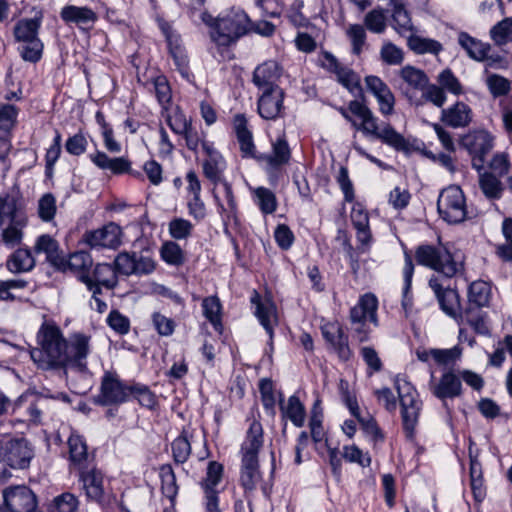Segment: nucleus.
I'll list each match as a JSON object with an SVG mask.
<instances>
[{
  "label": "nucleus",
  "instance_id": "c85d7f7f",
  "mask_svg": "<svg viewBox=\"0 0 512 512\" xmlns=\"http://www.w3.org/2000/svg\"><path fill=\"white\" fill-rule=\"evenodd\" d=\"M458 43L468 56L476 61H483L487 57V52L491 51L489 44L483 43L466 32L459 33Z\"/></svg>",
  "mask_w": 512,
  "mask_h": 512
},
{
  "label": "nucleus",
  "instance_id": "37998d69",
  "mask_svg": "<svg viewBox=\"0 0 512 512\" xmlns=\"http://www.w3.org/2000/svg\"><path fill=\"white\" fill-rule=\"evenodd\" d=\"M393 6L392 19L394 28L398 32L412 30V22L408 11L405 9L403 0H390Z\"/></svg>",
  "mask_w": 512,
  "mask_h": 512
},
{
  "label": "nucleus",
  "instance_id": "49530a36",
  "mask_svg": "<svg viewBox=\"0 0 512 512\" xmlns=\"http://www.w3.org/2000/svg\"><path fill=\"white\" fill-rule=\"evenodd\" d=\"M255 201L259 209L264 214H272L277 209V199L275 194L268 188L258 187L253 191Z\"/></svg>",
  "mask_w": 512,
  "mask_h": 512
},
{
  "label": "nucleus",
  "instance_id": "e433bc0d",
  "mask_svg": "<svg viewBox=\"0 0 512 512\" xmlns=\"http://www.w3.org/2000/svg\"><path fill=\"white\" fill-rule=\"evenodd\" d=\"M491 298L490 285L482 280L474 281L468 289V300L470 307L475 305L477 308L485 307L489 304Z\"/></svg>",
  "mask_w": 512,
  "mask_h": 512
},
{
  "label": "nucleus",
  "instance_id": "a878e982",
  "mask_svg": "<svg viewBox=\"0 0 512 512\" xmlns=\"http://www.w3.org/2000/svg\"><path fill=\"white\" fill-rule=\"evenodd\" d=\"M261 480L259 471L258 457L243 456L240 472V483L245 492H251L256 489Z\"/></svg>",
  "mask_w": 512,
  "mask_h": 512
},
{
  "label": "nucleus",
  "instance_id": "72a5a7b5",
  "mask_svg": "<svg viewBox=\"0 0 512 512\" xmlns=\"http://www.w3.org/2000/svg\"><path fill=\"white\" fill-rule=\"evenodd\" d=\"M234 129L240 144V150L244 156H253L255 149L252 133L247 128V120L244 115H236L234 118Z\"/></svg>",
  "mask_w": 512,
  "mask_h": 512
},
{
  "label": "nucleus",
  "instance_id": "5fc2aeb1",
  "mask_svg": "<svg viewBox=\"0 0 512 512\" xmlns=\"http://www.w3.org/2000/svg\"><path fill=\"white\" fill-rule=\"evenodd\" d=\"M365 27L373 32L380 34L386 29V15L382 9H373L368 12L364 18Z\"/></svg>",
  "mask_w": 512,
  "mask_h": 512
},
{
  "label": "nucleus",
  "instance_id": "e2e57ef3",
  "mask_svg": "<svg viewBox=\"0 0 512 512\" xmlns=\"http://www.w3.org/2000/svg\"><path fill=\"white\" fill-rule=\"evenodd\" d=\"M205 317L213 324L215 328L221 324L220 311L221 304L217 297H207L202 302Z\"/></svg>",
  "mask_w": 512,
  "mask_h": 512
},
{
  "label": "nucleus",
  "instance_id": "473e14b6",
  "mask_svg": "<svg viewBox=\"0 0 512 512\" xmlns=\"http://www.w3.org/2000/svg\"><path fill=\"white\" fill-rule=\"evenodd\" d=\"M35 266V260L28 249H17L6 262L7 269L12 273L28 272Z\"/></svg>",
  "mask_w": 512,
  "mask_h": 512
},
{
  "label": "nucleus",
  "instance_id": "412c9836",
  "mask_svg": "<svg viewBox=\"0 0 512 512\" xmlns=\"http://www.w3.org/2000/svg\"><path fill=\"white\" fill-rule=\"evenodd\" d=\"M281 77V68L275 61H266L256 67L253 73V83L259 91L272 90L280 87L277 81Z\"/></svg>",
  "mask_w": 512,
  "mask_h": 512
},
{
  "label": "nucleus",
  "instance_id": "a19ab883",
  "mask_svg": "<svg viewBox=\"0 0 512 512\" xmlns=\"http://www.w3.org/2000/svg\"><path fill=\"white\" fill-rule=\"evenodd\" d=\"M26 216L21 208L17 206L15 197L8 193L0 194V221L1 226L13 222L16 216Z\"/></svg>",
  "mask_w": 512,
  "mask_h": 512
},
{
  "label": "nucleus",
  "instance_id": "2f4dec72",
  "mask_svg": "<svg viewBox=\"0 0 512 512\" xmlns=\"http://www.w3.org/2000/svg\"><path fill=\"white\" fill-rule=\"evenodd\" d=\"M460 317L462 321H465L472 329L480 335H488L490 333L489 325L487 322V316L485 313L473 307H468L463 313L461 308L454 319Z\"/></svg>",
  "mask_w": 512,
  "mask_h": 512
},
{
  "label": "nucleus",
  "instance_id": "3c124183",
  "mask_svg": "<svg viewBox=\"0 0 512 512\" xmlns=\"http://www.w3.org/2000/svg\"><path fill=\"white\" fill-rule=\"evenodd\" d=\"M92 257L86 251H77L72 253L68 259V267L70 270L79 273V279L81 275H89L88 270L92 266Z\"/></svg>",
  "mask_w": 512,
  "mask_h": 512
},
{
  "label": "nucleus",
  "instance_id": "09e8293b",
  "mask_svg": "<svg viewBox=\"0 0 512 512\" xmlns=\"http://www.w3.org/2000/svg\"><path fill=\"white\" fill-rule=\"evenodd\" d=\"M160 253L162 259L169 265L180 266L185 262L184 252L176 242H165Z\"/></svg>",
  "mask_w": 512,
  "mask_h": 512
},
{
  "label": "nucleus",
  "instance_id": "58836bf2",
  "mask_svg": "<svg viewBox=\"0 0 512 512\" xmlns=\"http://www.w3.org/2000/svg\"><path fill=\"white\" fill-rule=\"evenodd\" d=\"M90 278L93 281V285L98 287L102 285L108 289H112L117 285V272L111 264H97Z\"/></svg>",
  "mask_w": 512,
  "mask_h": 512
},
{
  "label": "nucleus",
  "instance_id": "79ce46f5",
  "mask_svg": "<svg viewBox=\"0 0 512 512\" xmlns=\"http://www.w3.org/2000/svg\"><path fill=\"white\" fill-rule=\"evenodd\" d=\"M226 168L222 155L207 158L203 162V173L213 184L223 183V172Z\"/></svg>",
  "mask_w": 512,
  "mask_h": 512
},
{
  "label": "nucleus",
  "instance_id": "f704fd0d",
  "mask_svg": "<svg viewBox=\"0 0 512 512\" xmlns=\"http://www.w3.org/2000/svg\"><path fill=\"white\" fill-rule=\"evenodd\" d=\"M479 187L484 196L489 200H498L504 192V185L500 177L493 173H482L479 175Z\"/></svg>",
  "mask_w": 512,
  "mask_h": 512
},
{
  "label": "nucleus",
  "instance_id": "b1692460",
  "mask_svg": "<svg viewBox=\"0 0 512 512\" xmlns=\"http://www.w3.org/2000/svg\"><path fill=\"white\" fill-rule=\"evenodd\" d=\"M472 110L464 102H456L453 106L443 109L441 121L447 126L461 128L468 126L472 121Z\"/></svg>",
  "mask_w": 512,
  "mask_h": 512
},
{
  "label": "nucleus",
  "instance_id": "0e129e2a",
  "mask_svg": "<svg viewBox=\"0 0 512 512\" xmlns=\"http://www.w3.org/2000/svg\"><path fill=\"white\" fill-rule=\"evenodd\" d=\"M347 36L352 43V52L359 55L366 41V31L362 25L353 24L347 29Z\"/></svg>",
  "mask_w": 512,
  "mask_h": 512
},
{
  "label": "nucleus",
  "instance_id": "a18cd8bd",
  "mask_svg": "<svg viewBox=\"0 0 512 512\" xmlns=\"http://www.w3.org/2000/svg\"><path fill=\"white\" fill-rule=\"evenodd\" d=\"M58 249L57 241L47 234L39 236L34 246L35 253H45L46 259L52 263L59 259Z\"/></svg>",
  "mask_w": 512,
  "mask_h": 512
},
{
  "label": "nucleus",
  "instance_id": "6e6d98bb",
  "mask_svg": "<svg viewBox=\"0 0 512 512\" xmlns=\"http://www.w3.org/2000/svg\"><path fill=\"white\" fill-rule=\"evenodd\" d=\"M360 355L367 365V374L369 376L378 373L383 368L382 360L377 351L371 346H363L360 348Z\"/></svg>",
  "mask_w": 512,
  "mask_h": 512
},
{
  "label": "nucleus",
  "instance_id": "de8ad7c7",
  "mask_svg": "<svg viewBox=\"0 0 512 512\" xmlns=\"http://www.w3.org/2000/svg\"><path fill=\"white\" fill-rule=\"evenodd\" d=\"M401 78L415 89H424L428 84L427 75L420 69L407 65L400 70Z\"/></svg>",
  "mask_w": 512,
  "mask_h": 512
},
{
  "label": "nucleus",
  "instance_id": "4d7b16f0",
  "mask_svg": "<svg viewBox=\"0 0 512 512\" xmlns=\"http://www.w3.org/2000/svg\"><path fill=\"white\" fill-rule=\"evenodd\" d=\"M222 475L223 465L216 461L209 462L206 477L201 481L202 489H216V486L222 479Z\"/></svg>",
  "mask_w": 512,
  "mask_h": 512
},
{
  "label": "nucleus",
  "instance_id": "bb28decb",
  "mask_svg": "<svg viewBox=\"0 0 512 512\" xmlns=\"http://www.w3.org/2000/svg\"><path fill=\"white\" fill-rule=\"evenodd\" d=\"M159 28L166 38L170 54L173 57L175 64L180 70L185 69L187 67V58L180 46L179 35L173 30L171 24L164 20L159 21Z\"/></svg>",
  "mask_w": 512,
  "mask_h": 512
},
{
  "label": "nucleus",
  "instance_id": "69168bd1",
  "mask_svg": "<svg viewBox=\"0 0 512 512\" xmlns=\"http://www.w3.org/2000/svg\"><path fill=\"white\" fill-rule=\"evenodd\" d=\"M486 84L494 97L504 96L510 91V81L497 74L489 75Z\"/></svg>",
  "mask_w": 512,
  "mask_h": 512
},
{
  "label": "nucleus",
  "instance_id": "cd10ccee",
  "mask_svg": "<svg viewBox=\"0 0 512 512\" xmlns=\"http://www.w3.org/2000/svg\"><path fill=\"white\" fill-rule=\"evenodd\" d=\"M60 16L66 23H74L78 26L93 24L97 20V14L89 7L67 5L61 9Z\"/></svg>",
  "mask_w": 512,
  "mask_h": 512
},
{
  "label": "nucleus",
  "instance_id": "9b49d317",
  "mask_svg": "<svg viewBox=\"0 0 512 512\" xmlns=\"http://www.w3.org/2000/svg\"><path fill=\"white\" fill-rule=\"evenodd\" d=\"M271 152L262 154L259 161L264 163V169L271 181L276 180L282 168L291 160V149L285 135L271 143Z\"/></svg>",
  "mask_w": 512,
  "mask_h": 512
},
{
  "label": "nucleus",
  "instance_id": "4468645a",
  "mask_svg": "<svg viewBox=\"0 0 512 512\" xmlns=\"http://www.w3.org/2000/svg\"><path fill=\"white\" fill-rule=\"evenodd\" d=\"M322 336L329 348L341 361H349L353 352L349 346L348 335L338 322H328L321 327Z\"/></svg>",
  "mask_w": 512,
  "mask_h": 512
},
{
  "label": "nucleus",
  "instance_id": "7ed1b4c3",
  "mask_svg": "<svg viewBox=\"0 0 512 512\" xmlns=\"http://www.w3.org/2000/svg\"><path fill=\"white\" fill-rule=\"evenodd\" d=\"M348 110L361 118L362 122L360 124L355 122L345 109L342 108L340 111L343 117L350 121L357 130L362 131L364 135L378 139L397 151L408 152L410 150V144L404 136L388 123L379 126L377 118L364 103L358 100L350 101Z\"/></svg>",
  "mask_w": 512,
  "mask_h": 512
},
{
  "label": "nucleus",
  "instance_id": "f257e3e1",
  "mask_svg": "<svg viewBox=\"0 0 512 512\" xmlns=\"http://www.w3.org/2000/svg\"><path fill=\"white\" fill-rule=\"evenodd\" d=\"M415 259L419 265L441 274V277L430 278L429 287L434 292L441 310L450 317H456L460 309V296L457 290L450 288L446 282L463 273V261L457 260L446 247L429 244L416 248Z\"/></svg>",
  "mask_w": 512,
  "mask_h": 512
},
{
  "label": "nucleus",
  "instance_id": "603ef678",
  "mask_svg": "<svg viewBox=\"0 0 512 512\" xmlns=\"http://www.w3.org/2000/svg\"><path fill=\"white\" fill-rule=\"evenodd\" d=\"M490 35L497 45L512 42V18H506L493 26Z\"/></svg>",
  "mask_w": 512,
  "mask_h": 512
},
{
  "label": "nucleus",
  "instance_id": "1a4fd4ad",
  "mask_svg": "<svg viewBox=\"0 0 512 512\" xmlns=\"http://www.w3.org/2000/svg\"><path fill=\"white\" fill-rule=\"evenodd\" d=\"M130 400V385L122 382L116 372L105 371L101 378L100 392L94 403L101 406L120 405Z\"/></svg>",
  "mask_w": 512,
  "mask_h": 512
},
{
  "label": "nucleus",
  "instance_id": "6e6552de",
  "mask_svg": "<svg viewBox=\"0 0 512 512\" xmlns=\"http://www.w3.org/2000/svg\"><path fill=\"white\" fill-rule=\"evenodd\" d=\"M437 210L440 217L449 224H458L467 218L466 199L457 185L444 188L438 197Z\"/></svg>",
  "mask_w": 512,
  "mask_h": 512
},
{
  "label": "nucleus",
  "instance_id": "423d86ee",
  "mask_svg": "<svg viewBox=\"0 0 512 512\" xmlns=\"http://www.w3.org/2000/svg\"><path fill=\"white\" fill-rule=\"evenodd\" d=\"M395 387L401 408L403 430L406 437L412 440L419 421L423 403L416 389L407 381L395 379Z\"/></svg>",
  "mask_w": 512,
  "mask_h": 512
},
{
  "label": "nucleus",
  "instance_id": "f03ea898",
  "mask_svg": "<svg viewBox=\"0 0 512 512\" xmlns=\"http://www.w3.org/2000/svg\"><path fill=\"white\" fill-rule=\"evenodd\" d=\"M37 339L40 347L31 349L30 356L38 368L43 370L67 368L68 341L58 326L42 324Z\"/></svg>",
  "mask_w": 512,
  "mask_h": 512
},
{
  "label": "nucleus",
  "instance_id": "774afa93",
  "mask_svg": "<svg viewBox=\"0 0 512 512\" xmlns=\"http://www.w3.org/2000/svg\"><path fill=\"white\" fill-rule=\"evenodd\" d=\"M440 87L455 95L462 93V86L451 70H443L438 76Z\"/></svg>",
  "mask_w": 512,
  "mask_h": 512
},
{
  "label": "nucleus",
  "instance_id": "f8f14e48",
  "mask_svg": "<svg viewBox=\"0 0 512 512\" xmlns=\"http://www.w3.org/2000/svg\"><path fill=\"white\" fill-rule=\"evenodd\" d=\"M3 500L9 512H36L38 506L35 493L25 485L5 488Z\"/></svg>",
  "mask_w": 512,
  "mask_h": 512
},
{
  "label": "nucleus",
  "instance_id": "4be33fe9",
  "mask_svg": "<svg viewBox=\"0 0 512 512\" xmlns=\"http://www.w3.org/2000/svg\"><path fill=\"white\" fill-rule=\"evenodd\" d=\"M90 161L101 170L110 171L112 174L121 175L131 173L132 162L128 157H109L105 152L96 151L89 155Z\"/></svg>",
  "mask_w": 512,
  "mask_h": 512
},
{
  "label": "nucleus",
  "instance_id": "c03bdc74",
  "mask_svg": "<svg viewBox=\"0 0 512 512\" xmlns=\"http://www.w3.org/2000/svg\"><path fill=\"white\" fill-rule=\"evenodd\" d=\"M134 398L145 408L154 409L157 405V397L147 385L141 383L130 384V398Z\"/></svg>",
  "mask_w": 512,
  "mask_h": 512
},
{
  "label": "nucleus",
  "instance_id": "5701e85b",
  "mask_svg": "<svg viewBox=\"0 0 512 512\" xmlns=\"http://www.w3.org/2000/svg\"><path fill=\"white\" fill-rule=\"evenodd\" d=\"M251 303L255 306V315L260 324L272 339L274 325L277 323L276 307L270 300H261L260 295L254 291Z\"/></svg>",
  "mask_w": 512,
  "mask_h": 512
},
{
  "label": "nucleus",
  "instance_id": "c756f323",
  "mask_svg": "<svg viewBox=\"0 0 512 512\" xmlns=\"http://www.w3.org/2000/svg\"><path fill=\"white\" fill-rule=\"evenodd\" d=\"M280 410L283 417L288 418L296 427L304 426L306 410L297 396H290L286 404L282 399L280 401Z\"/></svg>",
  "mask_w": 512,
  "mask_h": 512
},
{
  "label": "nucleus",
  "instance_id": "20e7f679",
  "mask_svg": "<svg viewBox=\"0 0 512 512\" xmlns=\"http://www.w3.org/2000/svg\"><path fill=\"white\" fill-rule=\"evenodd\" d=\"M251 20L241 9L232 8L217 18L215 31L210 32L213 42L218 46L228 47L250 32Z\"/></svg>",
  "mask_w": 512,
  "mask_h": 512
},
{
  "label": "nucleus",
  "instance_id": "bf43d9fd",
  "mask_svg": "<svg viewBox=\"0 0 512 512\" xmlns=\"http://www.w3.org/2000/svg\"><path fill=\"white\" fill-rule=\"evenodd\" d=\"M380 57L388 65H400L404 60L402 49L391 42L383 44L380 50Z\"/></svg>",
  "mask_w": 512,
  "mask_h": 512
},
{
  "label": "nucleus",
  "instance_id": "a211bd4d",
  "mask_svg": "<svg viewBox=\"0 0 512 512\" xmlns=\"http://www.w3.org/2000/svg\"><path fill=\"white\" fill-rule=\"evenodd\" d=\"M430 391L442 401L458 398L463 392L461 378L452 370L445 371L437 383H430Z\"/></svg>",
  "mask_w": 512,
  "mask_h": 512
},
{
  "label": "nucleus",
  "instance_id": "393cba45",
  "mask_svg": "<svg viewBox=\"0 0 512 512\" xmlns=\"http://www.w3.org/2000/svg\"><path fill=\"white\" fill-rule=\"evenodd\" d=\"M377 299L373 294L363 295L358 304L350 310V320L352 323L366 322L370 320L376 322Z\"/></svg>",
  "mask_w": 512,
  "mask_h": 512
},
{
  "label": "nucleus",
  "instance_id": "7c9ffc66",
  "mask_svg": "<svg viewBox=\"0 0 512 512\" xmlns=\"http://www.w3.org/2000/svg\"><path fill=\"white\" fill-rule=\"evenodd\" d=\"M263 445V429L260 422L253 420L247 432L246 440L242 445L243 456L258 457Z\"/></svg>",
  "mask_w": 512,
  "mask_h": 512
},
{
  "label": "nucleus",
  "instance_id": "39448f33",
  "mask_svg": "<svg viewBox=\"0 0 512 512\" xmlns=\"http://www.w3.org/2000/svg\"><path fill=\"white\" fill-rule=\"evenodd\" d=\"M42 23V15L19 20L14 26L15 40L20 43L19 53L23 60L36 63L43 53L44 45L38 37Z\"/></svg>",
  "mask_w": 512,
  "mask_h": 512
},
{
  "label": "nucleus",
  "instance_id": "ddd939ff",
  "mask_svg": "<svg viewBox=\"0 0 512 512\" xmlns=\"http://www.w3.org/2000/svg\"><path fill=\"white\" fill-rule=\"evenodd\" d=\"M122 230L114 222H110L101 228L86 231L82 240L91 249H117L121 245Z\"/></svg>",
  "mask_w": 512,
  "mask_h": 512
},
{
  "label": "nucleus",
  "instance_id": "4c0bfd02",
  "mask_svg": "<svg viewBox=\"0 0 512 512\" xmlns=\"http://www.w3.org/2000/svg\"><path fill=\"white\" fill-rule=\"evenodd\" d=\"M414 274V264L412 260V256L405 251L404 252V267H403V278H404V288H403V298H402V307L405 311L406 316L412 308V296L410 294L412 278Z\"/></svg>",
  "mask_w": 512,
  "mask_h": 512
},
{
  "label": "nucleus",
  "instance_id": "052dcab7",
  "mask_svg": "<svg viewBox=\"0 0 512 512\" xmlns=\"http://www.w3.org/2000/svg\"><path fill=\"white\" fill-rule=\"evenodd\" d=\"M461 349L455 346L450 349L432 348L430 354L432 359L439 365H449L455 363L461 356Z\"/></svg>",
  "mask_w": 512,
  "mask_h": 512
},
{
  "label": "nucleus",
  "instance_id": "8fccbe9b",
  "mask_svg": "<svg viewBox=\"0 0 512 512\" xmlns=\"http://www.w3.org/2000/svg\"><path fill=\"white\" fill-rule=\"evenodd\" d=\"M172 453L177 463H185L191 454V444L188 439V433L183 430L182 433L172 442Z\"/></svg>",
  "mask_w": 512,
  "mask_h": 512
},
{
  "label": "nucleus",
  "instance_id": "ea45409f",
  "mask_svg": "<svg viewBox=\"0 0 512 512\" xmlns=\"http://www.w3.org/2000/svg\"><path fill=\"white\" fill-rule=\"evenodd\" d=\"M407 45L416 54L430 53L438 55L443 50L440 42L418 35H411L407 40Z\"/></svg>",
  "mask_w": 512,
  "mask_h": 512
},
{
  "label": "nucleus",
  "instance_id": "9d476101",
  "mask_svg": "<svg viewBox=\"0 0 512 512\" xmlns=\"http://www.w3.org/2000/svg\"><path fill=\"white\" fill-rule=\"evenodd\" d=\"M461 145L472 157V166L480 171L485 164L487 154L493 148V137L485 130H476L461 139Z\"/></svg>",
  "mask_w": 512,
  "mask_h": 512
},
{
  "label": "nucleus",
  "instance_id": "c9c22d12",
  "mask_svg": "<svg viewBox=\"0 0 512 512\" xmlns=\"http://www.w3.org/2000/svg\"><path fill=\"white\" fill-rule=\"evenodd\" d=\"M8 226L2 231V241L9 247H15L21 243L23 238V228L27 224L26 216H16L13 222L7 223Z\"/></svg>",
  "mask_w": 512,
  "mask_h": 512
},
{
  "label": "nucleus",
  "instance_id": "dca6fc26",
  "mask_svg": "<svg viewBox=\"0 0 512 512\" xmlns=\"http://www.w3.org/2000/svg\"><path fill=\"white\" fill-rule=\"evenodd\" d=\"M91 336L81 332L70 335L67 348V367L75 368L78 371L87 370V357L91 352Z\"/></svg>",
  "mask_w": 512,
  "mask_h": 512
},
{
  "label": "nucleus",
  "instance_id": "13d9d810",
  "mask_svg": "<svg viewBox=\"0 0 512 512\" xmlns=\"http://www.w3.org/2000/svg\"><path fill=\"white\" fill-rule=\"evenodd\" d=\"M338 390L342 401L345 403L350 413L355 418H359V405L357 403L355 395L350 391L349 382L345 379H340L338 384Z\"/></svg>",
  "mask_w": 512,
  "mask_h": 512
},
{
  "label": "nucleus",
  "instance_id": "aec40b11",
  "mask_svg": "<svg viewBox=\"0 0 512 512\" xmlns=\"http://www.w3.org/2000/svg\"><path fill=\"white\" fill-rule=\"evenodd\" d=\"M82 489L89 500L100 503L104 497L103 475L95 465L77 470Z\"/></svg>",
  "mask_w": 512,
  "mask_h": 512
},
{
  "label": "nucleus",
  "instance_id": "680f3d73",
  "mask_svg": "<svg viewBox=\"0 0 512 512\" xmlns=\"http://www.w3.org/2000/svg\"><path fill=\"white\" fill-rule=\"evenodd\" d=\"M114 268L117 273L130 276L135 274L134 252H121L114 260Z\"/></svg>",
  "mask_w": 512,
  "mask_h": 512
},
{
  "label": "nucleus",
  "instance_id": "2eb2a0df",
  "mask_svg": "<svg viewBox=\"0 0 512 512\" xmlns=\"http://www.w3.org/2000/svg\"><path fill=\"white\" fill-rule=\"evenodd\" d=\"M285 92L281 87L261 91L258 97L257 109L259 115L266 120H276L285 116Z\"/></svg>",
  "mask_w": 512,
  "mask_h": 512
},
{
  "label": "nucleus",
  "instance_id": "864d4df0",
  "mask_svg": "<svg viewBox=\"0 0 512 512\" xmlns=\"http://www.w3.org/2000/svg\"><path fill=\"white\" fill-rule=\"evenodd\" d=\"M194 226L184 218H174L169 222V233L173 239L185 240L192 235Z\"/></svg>",
  "mask_w": 512,
  "mask_h": 512
},
{
  "label": "nucleus",
  "instance_id": "338daca9",
  "mask_svg": "<svg viewBox=\"0 0 512 512\" xmlns=\"http://www.w3.org/2000/svg\"><path fill=\"white\" fill-rule=\"evenodd\" d=\"M56 213V201L52 194L42 196L38 203V214L43 221H50Z\"/></svg>",
  "mask_w": 512,
  "mask_h": 512
},
{
  "label": "nucleus",
  "instance_id": "6ab92c4d",
  "mask_svg": "<svg viewBox=\"0 0 512 512\" xmlns=\"http://www.w3.org/2000/svg\"><path fill=\"white\" fill-rule=\"evenodd\" d=\"M69 448L70 465L74 470L89 468L94 464V455L88 452L83 436L72 432L67 441Z\"/></svg>",
  "mask_w": 512,
  "mask_h": 512
},
{
  "label": "nucleus",
  "instance_id": "0eeeda50",
  "mask_svg": "<svg viewBox=\"0 0 512 512\" xmlns=\"http://www.w3.org/2000/svg\"><path fill=\"white\" fill-rule=\"evenodd\" d=\"M34 457V451L27 440L20 438H2L0 440V476L9 474L7 467L26 469Z\"/></svg>",
  "mask_w": 512,
  "mask_h": 512
},
{
  "label": "nucleus",
  "instance_id": "f3484780",
  "mask_svg": "<svg viewBox=\"0 0 512 512\" xmlns=\"http://www.w3.org/2000/svg\"><path fill=\"white\" fill-rule=\"evenodd\" d=\"M320 61L321 66L327 71L334 73L338 82L349 91H362L359 76L350 68L343 66L332 53L323 52Z\"/></svg>",
  "mask_w": 512,
  "mask_h": 512
}]
</instances>
